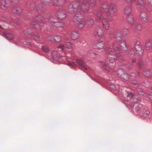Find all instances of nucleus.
<instances>
[{
  "label": "nucleus",
  "mask_w": 152,
  "mask_h": 152,
  "mask_svg": "<svg viewBox=\"0 0 152 152\" xmlns=\"http://www.w3.org/2000/svg\"><path fill=\"white\" fill-rule=\"evenodd\" d=\"M31 35L35 40H40V37L36 33L35 34L34 33L32 32Z\"/></svg>",
  "instance_id": "obj_40"
},
{
  "label": "nucleus",
  "mask_w": 152,
  "mask_h": 152,
  "mask_svg": "<svg viewBox=\"0 0 152 152\" xmlns=\"http://www.w3.org/2000/svg\"><path fill=\"white\" fill-rule=\"evenodd\" d=\"M137 91L139 93V94L141 95H143L144 92H143L142 90V89H137Z\"/></svg>",
  "instance_id": "obj_53"
},
{
  "label": "nucleus",
  "mask_w": 152,
  "mask_h": 152,
  "mask_svg": "<svg viewBox=\"0 0 152 152\" xmlns=\"http://www.w3.org/2000/svg\"><path fill=\"white\" fill-rule=\"evenodd\" d=\"M123 95L125 98H127V99H131L134 96L133 94L131 91H124Z\"/></svg>",
  "instance_id": "obj_23"
},
{
  "label": "nucleus",
  "mask_w": 152,
  "mask_h": 152,
  "mask_svg": "<svg viewBox=\"0 0 152 152\" xmlns=\"http://www.w3.org/2000/svg\"><path fill=\"white\" fill-rule=\"evenodd\" d=\"M57 20V19L53 17H51L49 20V22L51 24H52L55 22V21H56Z\"/></svg>",
  "instance_id": "obj_46"
},
{
  "label": "nucleus",
  "mask_w": 152,
  "mask_h": 152,
  "mask_svg": "<svg viewBox=\"0 0 152 152\" xmlns=\"http://www.w3.org/2000/svg\"><path fill=\"white\" fill-rule=\"evenodd\" d=\"M122 36H123L121 34V30H118L117 31L114 38V41L115 42H120L122 39Z\"/></svg>",
  "instance_id": "obj_11"
},
{
  "label": "nucleus",
  "mask_w": 152,
  "mask_h": 152,
  "mask_svg": "<svg viewBox=\"0 0 152 152\" xmlns=\"http://www.w3.org/2000/svg\"><path fill=\"white\" fill-rule=\"evenodd\" d=\"M151 83L148 80L144 81L143 83V86L146 87H149L151 85Z\"/></svg>",
  "instance_id": "obj_47"
},
{
  "label": "nucleus",
  "mask_w": 152,
  "mask_h": 152,
  "mask_svg": "<svg viewBox=\"0 0 152 152\" xmlns=\"http://www.w3.org/2000/svg\"><path fill=\"white\" fill-rule=\"evenodd\" d=\"M86 18L85 23L86 26L88 28H91L94 24V21L92 18L90 16H87L84 17Z\"/></svg>",
  "instance_id": "obj_6"
},
{
  "label": "nucleus",
  "mask_w": 152,
  "mask_h": 152,
  "mask_svg": "<svg viewBox=\"0 0 152 152\" xmlns=\"http://www.w3.org/2000/svg\"><path fill=\"white\" fill-rule=\"evenodd\" d=\"M141 99L140 97H138L134 98L133 99V101L135 103H138L140 102Z\"/></svg>",
  "instance_id": "obj_49"
},
{
  "label": "nucleus",
  "mask_w": 152,
  "mask_h": 152,
  "mask_svg": "<svg viewBox=\"0 0 152 152\" xmlns=\"http://www.w3.org/2000/svg\"><path fill=\"white\" fill-rule=\"evenodd\" d=\"M118 76L121 79L127 81L129 79V75L123 69H119L117 72Z\"/></svg>",
  "instance_id": "obj_4"
},
{
  "label": "nucleus",
  "mask_w": 152,
  "mask_h": 152,
  "mask_svg": "<svg viewBox=\"0 0 152 152\" xmlns=\"http://www.w3.org/2000/svg\"><path fill=\"white\" fill-rule=\"evenodd\" d=\"M94 35L96 37L101 38L104 35V33L103 30L100 26H97L95 28Z\"/></svg>",
  "instance_id": "obj_5"
},
{
  "label": "nucleus",
  "mask_w": 152,
  "mask_h": 152,
  "mask_svg": "<svg viewBox=\"0 0 152 152\" xmlns=\"http://www.w3.org/2000/svg\"><path fill=\"white\" fill-rule=\"evenodd\" d=\"M48 41L53 42L60 43L62 40L61 37L59 35H53L49 36L47 38Z\"/></svg>",
  "instance_id": "obj_7"
},
{
  "label": "nucleus",
  "mask_w": 152,
  "mask_h": 152,
  "mask_svg": "<svg viewBox=\"0 0 152 152\" xmlns=\"http://www.w3.org/2000/svg\"><path fill=\"white\" fill-rule=\"evenodd\" d=\"M72 39L73 40H76L79 37V34L77 31H73L70 34Z\"/></svg>",
  "instance_id": "obj_19"
},
{
  "label": "nucleus",
  "mask_w": 152,
  "mask_h": 152,
  "mask_svg": "<svg viewBox=\"0 0 152 152\" xmlns=\"http://www.w3.org/2000/svg\"><path fill=\"white\" fill-rule=\"evenodd\" d=\"M118 59L122 60L123 58V57L121 55H118Z\"/></svg>",
  "instance_id": "obj_62"
},
{
  "label": "nucleus",
  "mask_w": 152,
  "mask_h": 152,
  "mask_svg": "<svg viewBox=\"0 0 152 152\" xmlns=\"http://www.w3.org/2000/svg\"><path fill=\"white\" fill-rule=\"evenodd\" d=\"M51 56L53 60L58 61L60 58V55L57 51L54 50L52 52Z\"/></svg>",
  "instance_id": "obj_13"
},
{
  "label": "nucleus",
  "mask_w": 152,
  "mask_h": 152,
  "mask_svg": "<svg viewBox=\"0 0 152 152\" xmlns=\"http://www.w3.org/2000/svg\"><path fill=\"white\" fill-rule=\"evenodd\" d=\"M126 66L128 69H131L132 68L133 66L131 63H128L127 64Z\"/></svg>",
  "instance_id": "obj_56"
},
{
  "label": "nucleus",
  "mask_w": 152,
  "mask_h": 152,
  "mask_svg": "<svg viewBox=\"0 0 152 152\" xmlns=\"http://www.w3.org/2000/svg\"><path fill=\"white\" fill-rule=\"evenodd\" d=\"M126 21L129 23H131L132 24V23L134 21V20H133L131 15L126 16Z\"/></svg>",
  "instance_id": "obj_41"
},
{
  "label": "nucleus",
  "mask_w": 152,
  "mask_h": 152,
  "mask_svg": "<svg viewBox=\"0 0 152 152\" xmlns=\"http://www.w3.org/2000/svg\"><path fill=\"white\" fill-rule=\"evenodd\" d=\"M135 48L137 54H138L139 56H141L142 55L143 51L140 46H135Z\"/></svg>",
  "instance_id": "obj_28"
},
{
  "label": "nucleus",
  "mask_w": 152,
  "mask_h": 152,
  "mask_svg": "<svg viewBox=\"0 0 152 152\" xmlns=\"http://www.w3.org/2000/svg\"><path fill=\"white\" fill-rule=\"evenodd\" d=\"M113 45L114 50L115 51L116 53H119L120 52L119 49L116 46L117 45V44H115V42H113Z\"/></svg>",
  "instance_id": "obj_43"
},
{
  "label": "nucleus",
  "mask_w": 152,
  "mask_h": 152,
  "mask_svg": "<svg viewBox=\"0 0 152 152\" xmlns=\"http://www.w3.org/2000/svg\"><path fill=\"white\" fill-rule=\"evenodd\" d=\"M135 50L133 49H132L129 52V56L131 58H135L136 57V55L135 53ZM136 62V59L135 58L133 59L132 60V63H135Z\"/></svg>",
  "instance_id": "obj_24"
},
{
  "label": "nucleus",
  "mask_w": 152,
  "mask_h": 152,
  "mask_svg": "<svg viewBox=\"0 0 152 152\" xmlns=\"http://www.w3.org/2000/svg\"><path fill=\"white\" fill-rule=\"evenodd\" d=\"M23 9L20 7H16L12 8V11L13 12L20 14L22 13Z\"/></svg>",
  "instance_id": "obj_27"
},
{
  "label": "nucleus",
  "mask_w": 152,
  "mask_h": 152,
  "mask_svg": "<svg viewBox=\"0 0 152 152\" xmlns=\"http://www.w3.org/2000/svg\"><path fill=\"white\" fill-rule=\"evenodd\" d=\"M51 25L54 27L59 28L63 26L64 24L62 22H58L57 20Z\"/></svg>",
  "instance_id": "obj_32"
},
{
  "label": "nucleus",
  "mask_w": 152,
  "mask_h": 152,
  "mask_svg": "<svg viewBox=\"0 0 152 152\" xmlns=\"http://www.w3.org/2000/svg\"><path fill=\"white\" fill-rule=\"evenodd\" d=\"M56 14L58 18L61 19H64L66 18V15L65 11L63 10L58 11Z\"/></svg>",
  "instance_id": "obj_16"
},
{
  "label": "nucleus",
  "mask_w": 152,
  "mask_h": 152,
  "mask_svg": "<svg viewBox=\"0 0 152 152\" xmlns=\"http://www.w3.org/2000/svg\"><path fill=\"white\" fill-rule=\"evenodd\" d=\"M137 5L139 6H142L143 4V1L142 0H138Z\"/></svg>",
  "instance_id": "obj_50"
},
{
  "label": "nucleus",
  "mask_w": 152,
  "mask_h": 152,
  "mask_svg": "<svg viewBox=\"0 0 152 152\" xmlns=\"http://www.w3.org/2000/svg\"><path fill=\"white\" fill-rule=\"evenodd\" d=\"M50 1L51 0H45V4L47 5H49Z\"/></svg>",
  "instance_id": "obj_59"
},
{
  "label": "nucleus",
  "mask_w": 152,
  "mask_h": 152,
  "mask_svg": "<svg viewBox=\"0 0 152 152\" xmlns=\"http://www.w3.org/2000/svg\"><path fill=\"white\" fill-rule=\"evenodd\" d=\"M85 19L86 18H84L77 24H74V25L75 26H77L78 29H82L86 25Z\"/></svg>",
  "instance_id": "obj_17"
},
{
  "label": "nucleus",
  "mask_w": 152,
  "mask_h": 152,
  "mask_svg": "<svg viewBox=\"0 0 152 152\" xmlns=\"http://www.w3.org/2000/svg\"><path fill=\"white\" fill-rule=\"evenodd\" d=\"M80 6L79 4L76 2H71L69 6L68 12L70 13H73L77 11Z\"/></svg>",
  "instance_id": "obj_3"
},
{
  "label": "nucleus",
  "mask_w": 152,
  "mask_h": 152,
  "mask_svg": "<svg viewBox=\"0 0 152 152\" xmlns=\"http://www.w3.org/2000/svg\"><path fill=\"white\" fill-rule=\"evenodd\" d=\"M12 1L13 3L15 4H17L19 2V0H13Z\"/></svg>",
  "instance_id": "obj_61"
},
{
  "label": "nucleus",
  "mask_w": 152,
  "mask_h": 152,
  "mask_svg": "<svg viewBox=\"0 0 152 152\" xmlns=\"http://www.w3.org/2000/svg\"><path fill=\"white\" fill-rule=\"evenodd\" d=\"M3 34L7 39H13L14 37V36L13 34L10 33H4Z\"/></svg>",
  "instance_id": "obj_37"
},
{
  "label": "nucleus",
  "mask_w": 152,
  "mask_h": 152,
  "mask_svg": "<svg viewBox=\"0 0 152 152\" xmlns=\"http://www.w3.org/2000/svg\"><path fill=\"white\" fill-rule=\"evenodd\" d=\"M102 23L104 28L106 30H108L110 26V23L109 21L104 18L102 20Z\"/></svg>",
  "instance_id": "obj_25"
},
{
  "label": "nucleus",
  "mask_w": 152,
  "mask_h": 152,
  "mask_svg": "<svg viewBox=\"0 0 152 152\" xmlns=\"http://www.w3.org/2000/svg\"><path fill=\"white\" fill-rule=\"evenodd\" d=\"M10 3V0H2L0 3V7L3 10H6L9 7Z\"/></svg>",
  "instance_id": "obj_8"
},
{
  "label": "nucleus",
  "mask_w": 152,
  "mask_h": 152,
  "mask_svg": "<svg viewBox=\"0 0 152 152\" xmlns=\"http://www.w3.org/2000/svg\"><path fill=\"white\" fill-rule=\"evenodd\" d=\"M68 65L69 66H72L73 67L75 66V64L72 62H70L69 63Z\"/></svg>",
  "instance_id": "obj_57"
},
{
  "label": "nucleus",
  "mask_w": 152,
  "mask_h": 152,
  "mask_svg": "<svg viewBox=\"0 0 152 152\" xmlns=\"http://www.w3.org/2000/svg\"><path fill=\"white\" fill-rule=\"evenodd\" d=\"M101 10L103 12L107 13V17L108 19L111 20L112 19L113 15L109 11V5L107 3H102L101 5Z\"/></svg>",
  "instance_id": "obj_2"
},
{
  "label": "nucleus",
  "mask_w": 152,
  "mask_h": 152,
  "mask_svg": "<svg viewBox=\"0 0 152 152\" xmlns=\"http://www.w3.org/2000/svg\"><path fill=\"white\" fill-rule=\"evenodd\" d=\"M35 7V5L34 4L32 3L31 4L30 6V7L31 8H33L34 7Z\"/></svg>",
  "instance_id": "obj_63"
},
{
  "label": "nucleus",
  "mask_w": 152,
  "mask_h": 152,
  "mask_svg": "<svg viewBox=\"0 0 152 152\" xmlns=\"http://www.w3.org/2000/svg\"><path fill=\"white\" fill-rule=\"evenodd\" d=\"M65 46L67 48L70 49L72 47V43L69 41L65 40L64 41Z\"/></svg>",
  "instance_id": "obj_39"
},
{
  "label": "nucleus",
  "mask_w": 152,
  "mask_h": 152,
  "mask_svg": "<svg viewBox=\"0 0 152 152\" xmlns=\"http://www.w3.org/2000/svg\"><path fill=\"white\" fill-rule=\"evenodd\" d=\"M144 63L142 59L139 60L137 64L138 67L140 68L141 69L143 68L144 66Z\"/></svg>",
  "instance_id": "obj_42"
},
{
  "label": "nucleus",
  "mask_w": 152,
  "mask_h": 152,
  "mask_svg": "<svg viewBox=\"0 0 152 152\" xmlns=\"http://www.w3.org/2000/svg\"><path fill=\"white\" fill-rule=\"evenodd\" d=\"M64 44H61L60 45H59V46H58V48H59L61 49V51H62L64 48Z\"/></svg>",
  "instance_id": "obj_52"
},
{
  "label": "nucleus",
  "mask_w": 152,
  "mask_h": 152,
  "mask_svg": "<svg viewBox=\"0 0 152 152\" xmlns=\"http://www.w3.org/2000/svg\"><path fill=\"white\" fill-rule=\"evenodd\" d=\"M140 18L142 22H147L148 19V13L145 12H141L140 16Z\"/></svg>",
  "instance_id": "obj_10"
},
{
  "label": "nucleus",
  "mask_w": 152,
  "mask_h": 152,
  "mask_svg": "<svg viewBox=\"0 0 152 152\" xmlns=\"http://www.w3.org/2000/svg\"><path fill=\"white\" fill-rule=\"evenodd\" d=\"M94 14L97 17H101L102 15V13L100 10L94 12Z\"/></svg>",
  "instance_id": "obj_44"
},
{
  "label": "nucleus",
  "mask_w": 152,
  "mask_h": 152,
  "mask_svg": "<svg viewBox=\"0 0 152 152\" xmlns=\"http://www.w3.org/2000/svg\"><path fill=\"white\" fill-rule=\"evenodd\" d=\"M76 62L77 64L82 68H83L85 69H87V68L86 67L84 64L82 60L77 59L76 60Z\"/></svg>",
  "instance_id": "obj_34"
},
{
  "label": "nucleus",
  "mask_w": 152,
  "mask_h": 152,
  "mask_svg": "<svg viewBox=\"0 0 152 152\" xmlns=\"http://www.w3.org/2000/svg\"><path fill=\"white\" fill-rule=\"evenodd\" d=\"M33 20L37 21L41 23H43L45 21V18L42 16L39 15L34 17L33 18Z\"/></svg>",
  "instance_id": "obj_22"
},
{
  "label": "nucleus",
  "mask_w": 152,
  "mask_h": 152,
  "mask_svg": "<svg viewBox=\"0 0 152 152\" xmlns=\"http://www.w3.org/2000/svg\"><path fill=\"white\" fill-rule=\"evenodd\" d=\"M53 6L60 7L63 6L65 2V0H52Z\"/></svg>",
  "instance_id": "obj_12"
},
{
  "label": "nucleus",
  "mask_w": 152,
  "mask_h": 152,
  "mask_svg": "<svg viewBox=\"0 0 152 152\" xmlns=\"http://www.w3.org/2000/svg\"><path fill=\"white\" fill-rule=\"evenodd\" d=\"M107 53H108L107 59L110 63H113L115 61L117 56L115 54L111 48L107 47L105 49Z\"/></svg>",
  "instance_id": "obj_1"
},
{
  "label": "nucleus",
  "mask_w": 152,
  "mask_h": 152,
  "mask_svg": "<svg viewBox=\"0 0 152 152\" xmlns=\"http://www.w3.org/2000/svg\"><path fill=\"white\" fill-rule=\"evenodd\" d=\"M96 20L98 22H100L101 21V18H100V17H97V18H96Z\"/></svg>",
  "instance_id": "obj_60"
},
{
  "label": "nucleus",
  "mask_w": 152,
  "mask_h": 152,
  "mask_svg": "<svg viewBox=\"0 0 152 152\" xmlns=\"http://www.w3.org/2000/svg\"><path fill=\"white\" fill-rule=\"evenodd\" d=\"M81 14L79 12H77L73 17L72 22L73 24H77L83 19Z\"/></svg>",
  "instance_id": "obj_9"
},
{
  "label": "nucleus",
  "mask_w": 152,
  "mask_h": 152,
  "mask_svg": "<svg viewBox=\"0 0 152 152\" xmlns=\"http://www.w3.org/2000/svg\"><path fill=\"white\" fill-rule=\"evenodd\" d=\"M42 51L46 53L49 51V49L48 46L46 45H44L42 47Z\"/></svg>",
  "instance_id": "obj_45"
},
{
  "label": "nucleus",
  "mask_w": 152,
  "mask_h": 152,
  "mask_svg": "<svg viewBox=\"0 0 152 152\" xmlns=\"http://www.w3.org/2000/svg\"><path fill=\"white\" fill-rule=\"evenodd\" d=\"M105 43L103 41L96 42L94 44V47L97 49H102L104 47Z\"/></svg>",
  "instance_id": "obj_15"
},
{
  "label": "nucleus",
  "mask_w": 152,
  "mask_h": 152,
  "mask_svg": "<svg viewBox=\"0 0 152 152\" xmlns=\"http://www.w3.org/2000/svg\"><path fill=\"white\" fill-rule=\"evenodd\" d=\"M100 63L102 64V66L103 67L104 69H106L109 72H111L113 71V69L112 68L107 66L106 64H105L103 62L101 61Z\"/></svg>",
  "instance_id": "obj_33"
},
{
  "label": "nucleus",
  "mask_w": 152,
  "mask_h": 152,
  "mask_svg": "<svg viewBox=\"0 0 152 152\" xmlns=\"http://www.w3.org/2000/svg\"><path fill=\"white\" fill-rule=\"evenodd\" d=\"M110 87L113 89H115V86L113 84H110Z\"/></svg>",
  "instance_id": "obj_58"
},
{
  "label": "nucleus",
  "mask_w": 152,
  "mask_h": 152,
  "mask_svg": "<svg viewBox=\"0 0 152 152\" xmlns=\"http://www.w3.org/2000/svg\"><path fill=\"white\" fill-rule=\"evenodd\" d=\"M123 103L128 108H131L133 107L134 106V103H130L127 100H124L123 101Z\"/></svg>",
  "instance_id": "obj_31"
},
{
  "label": "nucleus",
  "mask_w": 152,
  "mask_h": 152,
  "mask_svg": "<svg viewBox=\"0 0 152 152\" xmlns=\"http://www.w3.org/2000/svg\"><path fill=\"white\" fill-rule=\"evenodd\" d=\"M132 28L136 30H140L142 29L141 25L137 23L136 20H135L132 24Z\"/></svg>",
  "instance_id": "obj_18"
},
{
  "label": "nucleus",
  "mask_w": 152,
  "mask_h": 152,
  "mask_svg": "<svg viewBox=\"0 0 152 152\" xmlns=\"http://www.w3.org/2000/svg\"><path fill=\"white\" fill-rule=\"evenodd\" d=\"M41 4H39L38 7L37 8V10L38 12H42L43 11V10L42 9V10L41 9L40 7L41 6Z\"/></svg>",
  "instance_id": "obj_54"
},
{
  "label": "nucleus",
  "mask_w": 152,
  "mask_h": 152,
  "mask_svg": "<svg viewBox=\"0 0 152 152\" xmlns=\"http://www.w3.org/2000/svg\"><path fill=\"white\" fill-rule=\"evenodd\" d=\"M143 74L145 76L147 77H152V70L145 69H144Z\"/></svg>",
  "instance_id": "obj_20"
},
{
  "label": "nucleus",
  "mask_w": 152,
  "mask_h": 152,
  "mask_svg": "<svg viewBox=\"0 0 152 152\" xmlns=\"http://www.w3.org/2000/svg\"><path fill=\"white\" fill-rule=\"evenodd\" d=\"M126 42V40H123L121 42L119 45V48L121 50L124 51L127 50L128 45Z\"/></svg>",
  "instance_id": "obj_14"
},
{
  "label": "nucleus",
  "mask_w": 152,
  "mask_h": 152,
  "mask_svg": "<svg viewBox=\"0 0 152 152\" xmlns=\"http://www.w3.org/2000/svg\"><path fill=\"white\" fill-rule=\"evenodd\" d=\"M140 41H137L136 43L135 46H140Z\"/></svg>",
  "instance_id": "obj_64"
},
{
  "label": "nucleus",
  "mask_w": 152,
  "mask_h": 152,
  "mask_svg": "<svg viewBox=\"0 0 152 152\" xmlns=\"http://www.w3.org/2000/svg\"><path fill=\"white\" fill-rule=\"evenodd\" d=\"M109 9L113 13H115L117 11L116 6L113 4L111 3L109 5Z\"/></svg>",
  "instance_id": "obj_38"
},
{
  "label": "nucleus",
  "mask_w": 152,
  "mask_h": 152,
  "mask_svg": "<svg viewBox=\"0 0 152 152\" xmlns=\"http://www.w3.org/2000/svg\"><path fill=\"white\" fill-rule=\"evenodd\" d=\"M30 24L31 26H34V27L37 29L39 28H40L38 24H33V23L32 22Z\"/></svg>",
  "instance_id": "obj_51"
},
{
  "label": "nucleus",
  "mask_w": 152,
  "mask_h": 152,
  "mask_svg": "<svg viewBox=\"0 0 152 152\" xmlns=\"http://www.w3.org/2000/svg\"><path fill=\"white\" fill-rule=\"evenodd\" d=\"M144 112H142L140 114L141 118L143 119L148 116L150 114V112L148 110L144 109Z\"/></svg>",
  "instance_id": "obj_30"
},
{
  "label": "nucleus",
  "mask_w": 152,
  "mask_h": 152,
  "mask_svg": "<svg viewBox=\"0 0 152 152\" xmlns=\"http://www.w3.org/2000/svg\"><path fill=\"white\" fill-rule=\"evenodd\" d=\"M145 47L147 49L151 50L152 48V39L148 40L145 43Z\"/></svg>",
  "instance_id": "obj_26"
},
{
  "label": "nucleus",
  "mask_w": 152,
  "mask_h": 152,
  "mask_svg": "<svg viewBox=\"0 0 152 152\" xmlns=\"http://www.w3.org/2000/svg\"><path fill=\"white\" fill-rule=\"evenodd\" d=\"M31 28H28L25 29L22 32V34L23 35H26L28 34L31 35Z\"/></svg>",
  "instance_id": "obj_36"
},
{
  "label": "nucleus",
  "mask_w": 152,
  "mask_h": 152,
  "mask_svg": "<svg viewBox=\"0 0 152 152\" xmlns=\"http://www.w3.org/2000/svg\"><path fill=\"white\" fill-rule=\"evenodd\" d=\"M132 86L135 88L138 87L140 85V84L137 81H134L132 82Z\"/></svg>",
  "instance_id": "obj_48"
},
{
  "label": "nucleus",
  "mask_w": 152,
  "mask_h": 152,
  "mask_svg": "<svg viewBox=\"0 0 152 152\" xmlns=\"http://www.w3.org/2000/svg\"><path fill=\"white\" fill-rule=\"evenodd\" d=\"M118 30H121V34L123 36H126L128 33V30L126 28H120Z\"/></svg>",
  "instance_id": "obj_35"
},
{
  "label": "nucleus",
  "mask_w": 152,
  "mask_h": 152,
  "mask_svg": "<svg viewBox=\"0 0 152 152\" xmlns=\"http://www.w3.org/2000/svg\"><path fill=\"white\" fill-rule=\"evenodd\" d=\"M135 0H125L126 2L129 4H131L132 2Z\"/></svg>",
  "instance_id": "obj_55"
},
{
  "label": "nucleus",
  "mask_w": 152,
  "mask_h": 152,
  "mask_svg": "<svg viewBox=\"0 0 152 152\" xmlns=\"http://www.w3.org/2000/svg\"><path fill=\"white\" fill-rule=\"evenodd\" d=\"M132 8L130 6H126L124 10V14L126 16L131 15Z\"/></svg>",
  "instance_id": "obj_21"
},
{
  "label": "nucleus",
  "mask_w": 152,
  "mask_h": 152,
  "mask_svg": "<svg viewBox=\"0 0 152 152\" xmlns=\"http://www.w3.org/2000/svg\"><path fill=\"white\" fill-rule=\"evenodd\" d=\"M144 108L141 105H139L135 108V111L140 115L142 112H144Z\"/></svg>",
  "instance_id": "obj_29"
}]
</instances>
